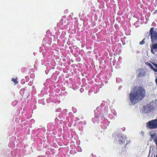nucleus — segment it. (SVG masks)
I'll return each mask as SVG.
<instances>
[{"instance_id":"1","label":"nucleus","mask_w":157,"mask_h":157,"mask_svg":"<svg viewBox=\"0 0 157 157\" xmlns=\"http://www.w3.org/2000/svg\"><path fill=\"white\" fill-rule=\"evenodd\" d=\"M146 91L141 86H135L129 94L130 99L133 105H135L139 101L142 100L145 96Z\"/></svg>"},{"instance_id":"2","label":"nucleus","mask_w":157,"mask_h":157,"mask_svg":"<svg viewBox=\"0 0 157 157\" xmlns=\"http://www.w3.org/2000/svg\"><path fill=\"white\" fill-rule=\"evenodd\" d=\"M154 28L151 27L149 31V33L151 36V42L152 44L155 43V40H157V32L154 30Z\"/></svg>"},{"instance_id":"3","label":"nucleus","mask_w":157,"mask_h":157,"mask_svg":"<svg viewBox=\"0 0 157 157\" xmlns=\"http://www.w3.org/2000/svg\"><path fill=\"white\" fill-rule=\"evenodd\" d=\"M147 127L149 129L157 128V120L156 119L149 121L146 124Z\"/></svg>"},{"instance_id":"4","label":"nucleus","mask_w":157,"mask_h":157,"mask_svg":"<svg viewBox=\"0 0 157 157\" xmlns=\"http://www.w3.org/2000/svg\"><path fill=\"white\" fill-rule=\"evenodd\" d=\"M126 136L124 135H121L118 140V142L121 145L124 144L126 141Z\"/></svg>"},{"instance_id":"5","label":"nucleus","mask_w":157,"mask_h":157,"mask_svg":"<svg viewBox=\"0 0 157 157\" xmlns=\"http://www.w3.org/2000/svg\"><path fill=\"white\" fill-rule=\"evenodd\" d=\"M151 51V52L154 54L155 52H157V43L152 44L150 45Z\"/></svg>"},{"instance_id":"6","label":"nucleus","mask_w":157,"mask_h":157,"mask_svg":"<svg viewBox=\"0 0 157 157\" xmlns=\"http://www.w3.org/2000/svg\"><path fill=\"white\" fill-rule=\"evenodd\" d=\"M137 71L139 72L137 76L138 78L145 75L146 74V72L143 69H139L137 70Z\"/></svg>"},{"instance_id":"7","label":"nucleus","mask_w":157,"mask_h":157,"mask_svg":"<svg viewBox=\"0 0 157 157\" xmlns=\"http://www.w3.org/2000/svg\"><path fill=\"white\" fill-rule=\"evenodd\" d=\"M151 108L149 105H147L143 106L144 112L145 113H150L151 112Z\"/></svg>"},{"instance_id":"8","label":"nucleus","mask_w":157,"mask_h":157,"mask_svg":"<svg viewBox=\"0 0 157 157\" xmlns=\"http://www.w3.org/2000/svg\"><path fill=\"white\" fill-rule=\"evenodd\" d=\"M151 139L153 140L154 141L155 144L157 146V137L156 135L155 134H151Z\"/></svg>"},{"instance_id":"9","label":"nucleus","mask_w":157,"mask_h":157,"mask_svg":"<svg viewBox=\"0 0 157 157\" xmlns=\"http://www.w3.org/2000/svg\"><path fill=\"white\" fill-rule=\"evenodd\" d=\"M145 64L149 67L151 69L153 70L154 71L157 72V69L155 68L150 63L148 62H146L145 63Z\"/></svg>"},{"instance_id":"10","label":"nucleus","mask_w":157,"mask_h":157,"mask_svg":"<svg viewBox=\"0 0 157 157\" xmlns=\"http://www.w3.org/2000/svg\"><path fill=\"white\" fill-rule=\"evenodd\" d=\"M17 78H12L11 79V81L13 82H14V84L16 85L17 84L18 82L17 81Z\"/></svg>"},{"instance_id":"11","label":"nucleus","mask_w":157,"mask_h":157,"mask_svg":"<svg viewBox=\"0 0 157 157\" xmlns=\"http://www.w3.org/2000/svg\"><path fill=\"white\" fill-rule=\"evenodd\" d=\"M144 40L145 39H144L142 41L140 42V44L141 45L144 44L145 43Z\"/></svg>"},{"instance_id":"12","label":"nucleus","mask_w":157,"mask_h":157,"mask_svg":"<svg viewBox=\"0 0 157 157\" xmlns=\"http://www.w3.org/2000/svg\"><path fill=\"white\" fill-rule=\"evenodd\" d=\"M64 13L65 14H67L68 13V10L67 9L65 10Z\"/></svg>"},{"instance_id":"13","label":"nucleus","mask_w":157,"mask_h":157,"mask_svg":"<svg viewBox=\"0 0 157 157\" xmlns=\"http://www.w3.org/2000/svg\"><path fill=\"white\" fill-rule=\"evenodd\" d=\"M140 134L143 135V136H144V132H143V131H141L140 132Z\"/></svg>"},{"instance_id":"14","label":"nucleus","mask_w":157,"mask_h":157,"mask_svg":"<svg viewBox=\"0 0 157 157\" xmlns=\"http://www.w3.org/2000/svg\"><path fill=\"white\" fill-rule=\"evenodd\" d=\"M155 82H156V84H157V78H156L155 79Z\"/></svg>"},{"instance_id":"15","label":"nucleus","mask_w":157,"mask_h":157,"mask_svg":"<svg viewBox=\"0 0 157 157\" xmlns=\"http://www.w3.org/2000/svg\"><path fill=\"white\" fill-rule=\"evenodd\" d=\"M96 118H98V119H99V117L98 116L97 117H96Z\"/></svg>"},{"instance_id":"16","label":"nucleus","mask_w":157,"mask_h":157,"mask_svg":"<svg viewBox=\"0 0 157 157\" xmlns=\"http://www.w3.org/2000/svg\"><path fill=\"white\" fill-rule=\"evenodd\" d=\"M63 17L65 18L66 17V16H63Z\"/></svg>"},{"instance_id":"17","label":"nucleus","mask_w":157,"mask_h":157,"mask_svg":"<svg viewBox=\"0 0 157 157\" xmlns=\"http://www.w3.org/2000/svg\"><path fill=\"white\" fill-rule=\"evenodd\" d=\"M127 144H126V146L127 144Z\"/></svg>"},{"instance_id":"18","label":"nucleus","mask_w":157,"mask_h":157,"mask_svg":"<svg viewBox=\"0 0 157 157\" xmlns=\"http://www.w3.org/2000/svg\"><path fill=\"white\" fill-rule=\"evenodd\" d=\"M156 157H157V154H156Z\"/></svg>"}]
</instances>
